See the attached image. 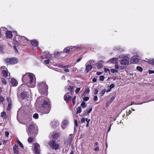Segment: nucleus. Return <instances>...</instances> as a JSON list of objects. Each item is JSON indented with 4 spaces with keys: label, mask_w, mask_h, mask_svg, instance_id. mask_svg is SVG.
I'll use <instances>...</instances> for the list:
<instances>
[{
    "label": "nucleus",
    "mask_w": 154,
    "mask_h": 154,
    "mask_svg": "<svg viewBox=\"0 0 154 154\" xmlns=\"http://www.w3.org/2000/svg\"><path fill=\"white\" fill-rule=\"evenodd\" d=\"M41 101V105L42 107L40 110V112L43 114L48 113L51 108V103L45 97H39L37 100V102Z\"/></svg>",
    "instance_id": "nucleus-1"
},
{
    "label": "nucleus",
    "mask_w": 154,
    "mask_h": 154,
    "mask_svg": "<svg viewBox=\"0 0 154 154\" xmlns=\"http://www.w3.org/2000/svg\"><path fill=\"white\" fill-rule=\"evenodd\" d=\"M38 90L41 94L46 95L48 89V86L44 82H41L38 83Z\"/></svg>",
    "instance_id": "nucleus-2"
},
{
    "label": "nucleus",
    "mask_w": 154,
    "mask_h": 154,
    "mask_svg": "<svg viewBox=\"0 0 154 154\" xmlns=\"http://www.w3.org/2000/svg\"><path fill=\"white\" fill-rule=\"evenodd\" d=\"M28 76L30 79L29 82L31 84L30 85L31 87H34L36 83V79L35 76L33 74L29 73L25 74L22 77V80H24L25 78Z\"/></svg>",
    "instance_id": "nucleus-3"
},
{
    "label": "nucleus",
    "mask_w": 154,
    "mask_h": 154,
    "mask_svg": "<svg viewBox=\"0 0 154 154\" xmlns=\"http://www.w3.org/2000/svg\"><path fill=\"white\" fill-rule=\"evenodd\" d=\"M24 86V85H22L19 87L17 94L19 98H22L23 99H24L26 96V93L24 92V91L21 92L22 91L23 88Z\"/></svg>",
    "instance_id": "nucleus-4"
},
{
    "label": "nucleus",
    "mask_w": 154,
    "mask_h": 154,
    "mask_svg": "<svg viewBox=\"0 0 154 154\" xmlns=\"http://www.w3.org/2000/svg\"><path fill=\"white\" fill-rule=\"evenodd\" d=\"M37 131V127L35 125H30L29 128V130L27 131L28 134L29 136L33 135V134Z\"/></svg>",
    "instance_id": "nucleus-5"
},
{
    "label": "nucleus",
    "mask_w": 154,
    "mask_h": 154,
    "mask_svg": "<svg viewBox=\"0 0 154 154\" xmlns=\"http://www.w3.org/2000/svg\"><path fill=\"white\" fill-rule=\"evenodd\" d=\"M5 62L9 64H15L17 63V60L15 58H7L5 60Z\"/></svg>",
    "instance_id": "nucleus-6"
},
{
    "label": "nucleus",
    "mask_w": 154,
    "mask_h": 154,
    "mask_svg": "<svg viewBox=\"0 0 154 154\" xmlns=\"http://www.w3.org/2000/svg\"><path fill=\"white\" fill-rule=\"evenodd\" d=\"M49 144L52 149L55 150L58 149L60 146L59 144L56 143L54 140L50 141L49 142Z\"/></svg>",
    "instance_id": "nucleus-7"
},
{
    "label": "nucleus",
    "mask_w": 154,
    "mask_h": 154,
    "mask_svg": "<svg viewBox=\"0 0 154 154\" xmlns=\"http://www.w3.org/2000/svg\"><path fill=\"white\" fill-rule=\"evenodd\" d=\"M129 62V58L127 57H124L120 61V63L122 65H128Z\"/></svg>",
    "instance_id": "nucleus-8"
},
{
    "label": "nucleus",
    "mask_w": 154,
    "mask_h": 154,
    "mask_svg": "<svg viewBox=\"0 0 154 154\" xmlns=\"http://www.w3.org/2000/svg\"><path fill=\"white\" fill-rule=\"evenodd\" d=\"M40 148V146L38 143H35V144L34 149V152L35 154H39L40 153V150L39 149Z\"/></svg>",
    "instance_id": "nucleus-9"
},
{
    "label": "nucleus",
    "mask_w": 154,
    "mask_h": 154,
    "mask_svg": "<svg viewBox=\"0 0 154 154\" xmlns=\"http://www.w3.org/2000/svg\"><path fill=\"white\" fill-rule=\"evenodd\" d=\"M73 138V135L72 134H71L69 135L68 137V138L67 140L66 141V142H67V143L70 144L71 143Z\"/></svg>",
    "instance_id": "nucleus-10"
},
{
    "label": "nucleus",
    "mask_w": 154,
    "mask_h": 154,
    "mask_svg": "<svg viewBox=\"0 0 154 154\" xmlns=\"http://www.w3.org/2000/svg\"><path fill=\"white\" fill-rule=\"evenodd\" d=\"M51 125L52 127L55 128L59 125V122L57 121L54 120L51 122Z\"/></svg>",
    "instance_id": "nucleus-11"
},
{
    "label": "nucleus",
    "mask_w": 154,
    "mask_h": 154,
    "mask_svg": "<svg viewBox=\"0 0 154 154\" xmlns=\"http://www.w3.org/2000/svg\"><path fill=\"white\" fill-rule=\"evenodd\" d=\"M13 34L11 32L8 30L6 32V36L7 38H11L13 36Z\"/></svg>",
    "instance_id": "nucleus-12"
},
{
    "label": "nucleus",
    "mask_w": 154,
    "mask_h": 154,
    "mask_svg": "<svg viewBox=\"0 0 154 154\" xmlns=\"http://www.w3.org/2000/svg\"><path fill=\"white\" fill-rule=\"evenodd\" d=\"M67 124H68L67 121L66 120H63L62 122V125H61L62 128L63 129H65V128L66 127V126L67 125Z\"/></svg>",
    "instance_id": "nucleus-13"
},
{
    "label": "nucleus",
    "mask_w": 154,
    "mask_h": 154,
    "mask_svg": "<svg viewBox=\"0 0 154 154\" xmlns=\"http://www.w3.org/2000/svg\"><path fill=\"white\" fill-rule=\"evenodd\" d=\"M11 85L14 86H16L18 84L17 81L13 78H11Z\"/></svg>",
    "instance_id": "nucleus-14"
},
{
    "label": "nucleus",
    "mask_w": 154,
    "mask_h": 154,
    "mask_svg": "<svg viewBox=\"0 0 154 154\" xmlns=\"http://www.w3.org/2000/svg\"><path fill=\"white\" fill-rule=\"evenodd\" d=\"M85 71L87 72H88L91 70L92 68V66L91 65L86 64Z\"/></svg>",
    "instance_id": "nucleus-15"
},
{
    "label": "nucleus",
    "mask_w": 154,
    "mask_h": 154,
    "mask_svg": "<svg viewBox=\"0 0 154 154\" xmlns=\"http://www.w3.org/2000/svg\"><path fill=\"white\" fill-rule=\"evenodd\" d=\"M18 146L15 145L13 148V151L14 153L16 154H18L19 151H18V149L17 148Z\"/></svg>",
    "instance_id": "nucleus-16"
},
{
    "label": "nucleus",
    "mask_w": 154,
    "mask_h": 154,
    "mask_svg": "<svg viewBox=\"0 0 154 154\" xmlns=\"http://www.w3.org/2000/svg\"><path fill=\"white\" fill-rule=\"evenodd\" d=\"M64 98L65 101H67L70 100L71 98V96L69 95V94L67 93L64 95Z\"/></svg>",
    "instance_id": "nucleus-17"
},
{
    "label": "nucleus",
    "mask_w": 154,
    "mask_h": 154,
    "mask_svg": "<svg viewBox=\"0 0 154 154\" xmlns=\"http://www.w3.org/2000/svg\"><path fill=\"white\" fill-rule=\"evenodd\" d=\"M139 60L137 58L132 57L131 62L132 63H136L139 62Z\"/></svg>",
    "instance_id": "nucleus-18"
},
{
    "label": "nucleus",
    "mask_w": 154,
    "mask_h": 154,
    "mask_svg": "<svg viewBox=\"0 0 154 154\" xmlns=\"http://www.w3.org/2000/svg\"><path fill=\"white\" fill-rule=\"evenodd\" d=\"M70 51H74L77 49L81 48V47L80 46H71L70 47Z\"/></svg>",
    "instance_id": "nucleus-19"
},
{
    "label": "nucleus",
    "mask_w": 154,
    "mask_h": 154,
    "mask_svg": "<svg viewBox=\"0 0 154 154\" xmlns=\"http://www.w3.org/2000/svg\"><path fill=\"white\" fill-rule=\"evenodd\" d=\"M118 60L117 58H113L109 60L108 61L112 63H116Z\"/></svg>",
    "instance_id": "nucleus-20"
},
{
    "label": "nucleus",
    "mask_w": 154,
    "mask_h": 154,
    "mask_svg": "<svg viewBox=\"0 0 154 154\" xmlns=\"http://www.w3.org/2000/svg\"><path fill=\"white\" fill-rule=\"evenodd\" d=\"M31 43L33 46L35 47L37 46L38 45V42L35 40L32 41Z\"/></svg>",
    "instance_id": "nucleus-21"
},
{
    "label": "nucleus",
    "mask_w": 154,
    "mask_h": 154,
    "mask_svg": "<svg viewBox=\"0 0 154 154\" xmlns=\"http://www.w3.org/2000/svg\"><path fill=\"white\" fill-rule=\"evenodd\" d=\"M63 51L66 53H69L70 51V48L69 47H68L64 49Z\"/></svg>",
    "instance_id": "nucleus-22"
},
{
    "label": "nucleus",
    "mask_w": 154,
    "mask_h": 154,
    "mask_svg": "<svg viewBox=\"0 0 154 154\" xmlns=\"http://www.w3.org/2000/svg\"><path fill=\"white\" fill-rule=\"evenodd\" d=\"M1 116L3 119H6L7 117V115L5 112H3L1 113Z\"/></svg>",
    "instance_id": "nucleus-23"
},
{
    "label": "nucleus",
    "mask_w": 154,
    "mask_h": 154,
    "mask_svg": "<svg viewBox=\"0 0 154 154\" xmlns=\"http://www.w3.org/2000/svg\"><path fill=\"white\" fill-rule=\"evenodd\" d=\"M2 73L3 75L5 77H6L8 76V73L5 70H3L2 71Z\"/></svg>",
    "instance_id": "nucleus-24"
},
{
    "label": "nucleus",
    "mask_w": 154,
    "mask_h": 154,
    "mask_svg": "<svg viewBox=\"0 0 154 154\" xmlns=\"http://www.w3.org/2000/svg\"><path fill=\"white\" fill-rule=\"evenodd\" d=\"M92 110V108H91L89 110H87V112L86 111L84 113V115L86 116L87 114H89Z\"/></svg>",
    "instance_id": "nucleus-25"
},
{
    "label": "nucleus",
    "mask_w": 154,
    "mask_h": 154,
    "mask_svg": "<svg viewBox=\"0 0 154 154\" xmlns=\"http://www.w3.org/2000/svg\"><path fill=\"white\" fill-rule=\"evenodd\" d=\"M148 62L152 65H154V59H149Z\"/></svg>",
    "instance_id": "nucleus-26"
},
{
    "label": "nucleus",
    "mask_w": 154,
    "mask_h": 154,
    "mask_svg": "<svg viewBox=\"0 0 154 154\" xmlns=\"http://www.w3.org/2000/svg\"><path fill=\"white\" fill-rule=\"evenodd\" d=\"M106 91L104 89H103L100 92L99 94L100 95V97L102 96L103 94H104L105 92Z\"/></svg>",
    "instance_id": "nucleus-27"
},
{
    "label": "nucleus",
    "mask_w": 154,
    "mask_h": 154,
    "mask_svg": "<svg viewBox=\"0 0 154 154\" xmlns=\"http://www.w3.org/2000/svg\"><path fill=\"white\" fill-rule=\"evenodd\" d=\"M74 123L75 124L74 127V132L76 131V128L78 127L77 121L76 120H75L74 121Z\"/></svg>",
    "instance_id": "nucleus-28"
},
{
    "label": "nucleus",
    "mask_w": 154,
    "mask_h": 154,
    "mask_svg": "<svg viewBox=\"0 0 154 154\" xmlns=\"http://www.w3.org/2000/svg\"><path fill=\"white\" fill-rule=\"evenodd\" d=\"M95 62V61L94 60H89L86 63V64H91L94 63Z\"/></svg>",
    "instance_id": "nucleus-29"
},
{
    "label": "nucleus",
    "mask_w": 154,
    "mask_h": 154,
    "mask_svg": "<svg viewBox=\"0 0 154 154\" xmlns=\"http://www.w3.org/2000/svg\"><path fill=\"white\" fill-rule=\"evenodd\" d=\"M81 106L83 108H85L87 106L85 104V103L84 101H82L81 103Z\"/></svg>",
    "instance_id": "nucleus-30"
},
{
    "label": "nucleus",
    "mask_w": 154,
    "mask_h": 154,
    "mask_svg": "<svg viewBox=\"0 0 154 154\" xmlns=\"http://www.w3.org/2000/svg\"><path fill=\"white\" fill-rule=\"evenodd\" d=\"M77 110V112H76L77 113H79L81 112L82 111H81V109L80 107H78L76 109Z\"/></svg>",
    "instance_id": "nucleus-31"
},
{
    "label": "nucleus",
    "mask_w": 154,
    "mask_h": 154,
    "mask_svg": "<svg viewBox=\"0 0 154 154\" xmlns=\"http://www.w3.org/2000/svg\"><path fill=\"white\" fill-rule=\"evenodd\" d=\"M137 69L140 72H142L143 71L142 68L140 66H137Z\"/></svg>",
    "instance_id": "nucleus-32"
},
{
    "label": "nucleus",
    "mask_w": 154,
    "mask_h": 154,
    "mask_svg": "<svg viewBox=\"0 0 154 154\" xmlns=\"http://www.w3.org/2000/svg\"><path fill=\"white\" fill-rule=\"evenodd\" d=\"M50 55H51L48 52H46L45 53V57L46 58H48L50 57Z\"/></svg>",
    "instance_id": "nucleus-33"
},
{
    "label": "nucleus",
    "mask_w": 154,
    "mask_h": 154,
    "mask_svg": "<svg viewBox=\"0 0 154 154\" xmlns=\"http://www.w3.org/2000/svg\"><path fill=\"white\" fill-rule=\"evenodd\" d=\"M11 103H8V105L7 107V110H9L11 109Z\"/></svg>",
    "instance_id": "nucleus-34"
},
{
    "label": "nucleus",
    "mask_w": 154,
    "mask_h": 154,
    "mask_svg": "<svg viewBox=\"0 0 154 154\" xmlns=\"http://www.w3.org/2000/svg\"><path fill=\"white\" fill-rule=\"evenodd\" d=\"M110 71L112 73H116L118 72V71L117 70H116L114 69H111L110 70Z\"/></svg>",
    "instance_id": "nucleus-35"
},
{
    "label": "nucleus",
    "mask_w": 154,
    "mask_h": 154,
    "mask_svg": "<svg viewBox=\"0 0 154 154\" xmlns=\"http://www.w3.org/2000/svg\"><path fill=\"white\" fill-rule=\"evenodd\" d=\"M18 144L22 148V149L24 148V146L23 145V144L21 143V142L19 140L17 141Z\"/></svg>",
    "instance_id": "nucleus-36"
},
{
    "label": "nucleus",
    "mask_w": 154,
    "mask_h": 154,
    "mask_svg": "<svg viewBox=\"0 0 154 154\" xmlns=\"http://www.w3.org/2000/svg\"><path fill=\"white\" fill-rule=\"evenodd\" d=\"M90 121V119H88V118H86V122H87V124L86 125V126L87 127H88L89 122Z\"/></svg>",
    "instance_id": "nucleus-37"
},
{
    "label": "nucleus",
    "mask_w": 154,
    "mask_h": 154,
    "mask_svg": "<svg viewBox=\"0 0 154 154\" xmlns=\"http://www.w3.org/2000/svg\"><path fill=\"white\" fill-rule=\"evenodd\" d=\"M33 139L32 137H29L28 139V141L29 142L31 143L33 141Z\"/></svg>",
    "instance_id": "nucleus-38"
},
{
    "label": "nucleus",
    "mask_w": 154,
    "mask_h": 154,
    "mask_svg": "<svg viewBox=\"0 0 154 154\" xmlns=\"http://www.w3.org/2000/svg\"><path fill=\"white\" fill-rule=\"evenodd\" d=\"M34 118L35 119H37L38 117V115L37 113H35L33 116Z\"/></svg>",
    "instance_id": "nucleus-39"
},
{
    "label": "nucleus",
    "mask_w": 154,
    "mask_h": 154,
    "mask_svg": "<svg viewBox=\"0 0 154 154\" xmlns=\"http://www.w3.org/2000/svg\"><path fill=\"white\" fill-rule=\"evenodd\" d=\"M105 78L103 75H101L100 76V80L101 81H103L104 80Z\"/></svg>",
    "instance_id": "nucleus-40"
},
{
    "label": "nucleus",
    "mask_w": 154,
    "mask_h": 154,
    "mask_svg": "<svg viewBox=\"0 0 154 154\" xmlns=\"http://www.w3.org/2000/svg\"><path fill=\"white\" fill-rule=\"evenodd\" d=\"M59 134L58 133H56V134H54L53 135V137L54 138H56L59 136Z\"/></svg>",
    "instance_id": "nucleus-41"
},
{
    "label": "nucleus",
    "mask_w": 154,
    "mask_h": 154,
    "mask_svg": "<svg viewBox=\"0 0 154 154\" xmlns=\"http://www.w3.org/2000/svg\"><path fill=\"white\" fill-rule=\"evenodd\" d=\"M7 100L8 101V103H11V99L9 97H8L7 98Z\"/></svg>",
    "instance_id": "nucleus-42"
},
{
    "label": "nucleus",
    "mask_w": 154,
    "mask_h": 154,
    "mask_svg": "<svg viewBox=\"0 0 154 154\" xmlns=\"http://www.w3.org/2000/svg\"><path fill=\"white\" fill-rule=\"evenodd\" d=\"M2 81L4 85H6V82L5 79H2Z\"/></svg>",
    "instance_id": "nucleus-43"
},
{
    "label": "nucleus",
    "mask_w": 154,
    "mask_h": 154,
    "mask_svg": "<svg viewBox=\"0 0 154 154\" xmlns=\"http://www.w3.org/2000/svg\"><path fill=\"white\" fill-rule=\"evenodd\" d=\"M114 99H115V97H112L110 98L109 103H111L112 102V100H114Z\"/></svg>",
    "instance_id": "nucleus-44"
},
{
    "label": "nucleus",
    "mask_w": 154,
    "mask_h": 154,
    "mask_svg": "<svg viewBox=\"0 0 154 154\" xmlns=\"http://www.w3.org/2000/svg\"><path fill=\"white\" fill-rule=\"evenodd\" d=\"M115 86V85L114 84H111L109 86L110 88H111V89L112 88H114V87Z\"/></svg>",
    "instance_id": "nucleus-45"
},
{
    "label": "nucleus",
    "mask_w": 154,
    "mask_h": 154,
    "mask_svg": "<svg viewBox=\"0 0 154 154\" xmlns=\"http://www.w3.org/2000/svg\"><path fill=\"white\" fill-rule=\"evenodd\" d=\"M86 121V118L85 119L84 118H83L81 120V122L82 123H84L85 122V121Z\"/></svg>",
    "instance_id": "nucleus-46"
},
{
    "label": "nucleus",
    "mask_w": 154,
    "mask_h": 154,
    "mask_svg": "<svg viewBox=\"0 0 154 154\" xmlns=\"http://www.w3.org/2000/svg\"><path fill=\"white\" fill-rule=\"evenodd\" d=\"M75 98L76 96H75L72 100V102L73 105H74L75 104Z\"/></svg>",
    "instance_id": "nucleus-47"
},
{
    "label": "nucleus",
    "mask_w": 154,
    "mask_h": 154,
    "mask_svg": "<svg viewBox=\"0 0 154 154\" xmlns=\"http://www.w3.org/2000/svg\"><path fill=\"white\" fill-rule=\"evenodd\" d=\"M80 90V88H78L76 89L75 90V92L76 93H78L79 91Z\"/></svg>",
    "instance_id": "nucleus-48"
},
{
    "label": "nucleus",
    "mask_w": 154,
    "mask_h": 154,
    "mask_svg": "<svg viewBox=\"0 0 154 154\" xmlns=\"http://www.w3.org/2000/svg\"><path fill=\"white\" fill-rule=\"evenodd\" d=\"M89 99V98L88 97H86L83 98V100L85 101H88Z\"/></svg>",
    "instance_id": "nucleus-49"
},
{
    "label": "nucleus",
    "mask_w": 154,
    "mask_h": 154,
    "mask_svg": "<svg viewBox=\"0 0 154 154\" xmlns=\"http://www.w3.org/2000/svg\"><path fill=\"white\" fill-rule=\"evenodd\" d=\"M4 99L2 97L0 96V103L3 101Z\"/></svg>",
    "instance_id": "nucleus-50"
},
{
    "label": "nucleus",
    "mask_w": 154,
    "mask_h": 154,
    "mask_svg": "<svg viewBox=\"0 0 154 154\" xmlns=\"http://www.w3.org/2000/svg\"><path fill=\"white\" fill-rule=\"evenodd\" d=\"M98 92V90L97 89H95L94 91V94L95 95H96L97 94Z\"/></svg>",
    "instance_id": "nucleus-51"
},
{
    "label": "nucleus",
    "mask_w": 154,
    "mask_h": 154,
    "mask_svg": "<svg viewBox=\"0 0 154 154\" xmlns=\"http://www.w3.org/2000/svg\"><path fill=\"white\" fill-rule=\"evenodd\" d=\"M89 91L90 90L89 88H87L86 90L85 93H89Z\"/></svg>",
    "instance_id": "nucleus-52"
},
{
    "label": "nucleus",
    "mask_w": 154,
    "mask_h": 154,
    "mask_svg": "<svg viewBox=\"0 0 154 154\" xmlns=\"http://www.w3.org/2000/svg\"><path fill=\"white\" fill-rule=\"evenodd\" d=\"M45 63L47 64L49 63V60H47L44 61Z\"/></svg>",
    "instance_id": "nucleus-53"
},
{
    "label": "nucleus",
    "mask_w": 154,
    "mask_h": 154,
    "mask_svg": "<svg viewBox=\"0 0 154 154\" xmlns=\"http://www.w3.org/2000/svg\"><path fill=\"white\" fill-rule=\"evenodd\" d=\"M149 74H152V73H154V71L152 70H149Z\"/></svg>",
    "instance_id": "nucleus-54"
},
{
    "label": "nucleus",
    "mask_w": 154,
    "mask_h": 154,
    "mask_svg": "<svg viewBox=\"0 0 154 154\" xmlns=\"http://www.w3.org/2000/svg\"><path fill=\"white\" fill-rule=\"evenodd\" d=\"M97 96H95L94 97V101H96L97 100Z\"/></svg>",
    "instance_id": "nucleus-55"
},
{
    "label": "nucleus",
    "mask_w": 154,
    "mask_h": 154,
    "mask_svg": "<svg viewBox=\"0 0 154 154\" xmlns=\"http://www.w3.org/2000/svg\"><path fill=\"white\" fill-rule=\"evenodd\" d=\"M9 135V133L8 131H6L5 132V135L7 137H8Z\"/></svg>",
    "instance_id": "nucleus-56"
},
{
    "label": "nucleus",
    "mask_w": 154,
    "mask_h": 154,
    "mask_svg": "<svg viewBox=\"0 0 154 154\" xmlns=\"http://www.w3.org/2000/svg\"><path fill=\"white\" fill-rule=\"evenodd\" d=\"M64 71L65 72H69V69H64Z\"/></svg>",
    "instance_id": "nucleus-57"
},
{
    "label": "nucleus",
    "mask_w": 154,
    "mask_h": 154,
    "mask_svg": "<svg viewBox=\"0 0 154 154\" xmlns=\"http://www.w3.org/2000/svg\"><path fill=\"white\" fill-rule=\"evenodd\" d=\"M2 47L1 45H0V52H2Z\"/></svg>",
    "instance_id": "nucleus-58"
},
{
    "label": "nucleus",
    "mask_w": 154,
    "mask_h": 154,
    "mask_svg": "<svg viewBox=\"0 0 154 154\" xmlns=\"http://www.w3.org/2000/svg\"><path fill=\"white\" fill-rule=\"evenodd\" d=\"M8 141V140H4V141H3V144H5L6 143H7Z\"/></svg>",
    "instance_id": "nucleus-59"
},
{
    "label": "nucleus",
    "mask_w": 154,
    "mask_h": 154,
    "mask_svg": "<svg viewBox=\"0 0 154 154\" xmlns=\"http://www.w3.org/2000/svg\"><path fill=\"white\" fill-rule=\"evenodd\" d=\"M82 57H81V58H79V59H78L77 60V61H77V62H79V61H80L81 60V59H82Z\"/></svg>",
    "instance_id": "nucleus-60"
},
{
    "label": "nucleus",
    "mask_w": 154,
    "mask_h": 154,
    "mask_svg": "<svg viewBox=\"0 0 154 154\" xmlns=\"http://www.w3.org/2000/svg\"><path fill=\"white\" fill-rule=\"evenodd\" d=\"M102 72H97V74L98 75H100L102 74Z\"/></svg>",
    "instance_id": "nucleus-61"
},
{
    "label": "nucleus",
    "mask_w": 154,
    "mask_h": 154,
    "mask_svg": "<svg viewBox=\"0 0 154 154\" xmlns=\"http://www.w3.org/2000/svg\"><path fill=\"white\" fill-rule=\"evenodd\" d=\"M97 81V79L95 78H94L92 80V82H95Z\"/></svg>",
    "instance_id": "nucleus-62"
},
{
    "label": "nucleus",
    "mask_w": 154,
    "mask_h": 154,
    "mask_svg": "<svg viewBox=\"0 0 154 154\" xmlns=\"http://www.w3.org/2000/svg\"><path fill=\"white\" fill-rule=\"evenodd\" d=\"M99 148L98 147H96L95 148L94 150L95 151H98L99 150Z\"/></svg>",
    "instance_id": "nucleus-63"
},
{
    "label": "nucleus",
    "mask_w": 154,
    "mask_h": 154,
    "mask_svg": "<svg viewBox=\"0 0 154 154\" xmlns=\"http://www.w3.org/2000/svg\"><path fill=\"white\" fill-rule=\"evenodd\" d=\"M111 90V88H109V89L107 90L106 91V92H109Z\"/></svg>",
    "instance_id": "nucleus-64"
}]
</instances>
